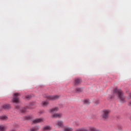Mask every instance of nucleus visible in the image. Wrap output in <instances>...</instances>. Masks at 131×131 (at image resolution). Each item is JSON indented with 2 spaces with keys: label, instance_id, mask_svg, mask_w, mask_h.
I'll use <instances>...</instances> for the list:
<instances>
[{
  "label": "nucleus",
  "instance_id": "f257e3e1",
  "mask_svg": "<svg viewBox=\"0 0 131 131\" xmlns=\"http://www.w3.org/2000/svg\"><path fill=\"white\" fill-rule=\"evenodd\" d=\"M114 94H116L117 95L121 102H125V98L123 95V92L122 90L116 88L114 89Z\"/></svg>",
  "mask_w": 131,
  "mask_h": 131
},
{
  "label": "nucleus",
  "instance_id": "f03ea898",
  "mask_svg": "<svg viewBox=\"0 0 131 131\" xmlns=\"http://www.w3.org/2000/svg\"><path fill=\"white\" fill-rule=\"evenodd\" d=\"M59 111V107H53V108H51L49 110V112L50 113V114H53L52 115V118H61L62 117V114L61 113H56L57 112H58Z\"/></svg>",
  "mask_w": 131,
  "mask_h": 131
},
{
  "label": "nucleus",
  "instance_id": "7ed1b4c3",
  "mask_svg": "<svg viewBox=\"0 0 131 131\" xmlns=\"http://www.w3.org/2000/svg\"><path fill=\"white\" fill-rule=\"evenodd\" d=\"M110 113V111L108 110H104L101 112V117L103 120H107L108 118L109 114Z\"/></svg>",
  "mask_w": 131,
  "mask_h": 131
},
{
  "label": "nucleus",
  "instance_id": "20e7f679",
  "mask_svg": "<svg viewBox=\"0 0 131 131\" xmlns=\"http://www.w3.org/2000/svg\"><path fill=\"white\" fill-rule=\"evenodd\" d=\"M20 96L19 93H14V94H13V102L15 103H18V102H20V99L18 97V96Z\"/></svg>",
  "mask_w": 131,
  "mask_h": 131
},
{
  "label": "nucleus",
  "instance_id": "39448f33",
  "mask_svg": "<svg viewBox=\"0 0 131 131\" xmlns=\"http://www.w3.org/2000/svg\"><path fill=\"white\" fill-rule=\"evenodd\" d=\"M15 108L16 110L20 111V112L21 113H26L28 111V107H20V106L19 105H16V106H15Z\"/></svg>",
  "mask_w": 131,
  "mask_h": 131
},
{
  "label": "nucleus",
  "instance_id": "423d86ee",
  "mask_svg": "<svg viewBox=\"0 0 131 131\" xmlns=\"http://www.w3.org/2000/svg\"><path fill=\"white\" fill-rule=\"evenodd\" d=\"M60 96L58 95H53V96H48L47 99L49 100H56V99H58Z\"/></svg>",
  "mask_w": 131,
  "mask_h": 131
},
{
  "label": "nucleus",
  "instance_id": "0eeeda50",
  "mask_svg": "<svg viewBox=\"0 0 131 131\" xmlns=\"http://www.w3.org/2000/svg\"><path fill=\"white\" fill-rule=\"evenodd\" d=\"M56 126H57L59 127L63 128L64 127V123L63 121H57L56 123Z\"/></svg>",
  "mask_w": 131,
  "mask_h": 131
},
{
  "label": "nucleus",
  "instance_id": "6e6552de",
  "mask_svg": "<svg viewBox=\"0 0 131 131\" xmlns=\"http://www.w3.org/2000/svg\"><path fill=\"white\" fill-rule=\"evenodd\" d=\"M82 81L81 79H75L74 84L75 86L80 85L82 83Z\"/></svg>",
  "mask_w": 131,
  "mask_h": 131
},
{
  "label": "nucleus",
  "instance_id": "1a4fd4ad",
  "mask_svg": "<svg viewBox=\"0 0 131 131\" xmlns=\"http://www.w3.org/2000/svg\"><path fill=\"white\" fill-rule=\"evenodd\" d=\"M33 122L35 124H36L37 123H41L42 122H43V119L42 118L35 119V120H33Z\"/></svg>",
  "mask_w": 131,
  "mask_h": 131
},
{
  "label": "nucleus",
  "instance_id": "9d476101",
  "mask_svg": "<svg viewBox=\"0 0 131 131\" xmlns=\"http://www.w3.org/2000/svg\"><path fill=\"white\" fill-rule=\"evenodd\" d=\"M8 119L7 116H0V120L2 121H7Z\"/></svg>",
  "mask_w": 131,
  "mask_h": 131
},
{
  "label": "nucleus",
  "instance_id": "9b49d317",
  "mask_svg": "<svg viewBox=\"0 0 131 131\" xmlns=\"http://www.w3.org/2000/svg\"><path fill=\"white\" fill-rule=\"evenodd\" d=\"M51 129V127H50V126H45L43 128V130H44L45 131H48Z\"/></svg>",
  "mask_w": 131,
  "mask_h": 131
},
{
  "label": "nucleus",
  "instance_id": "f8f14e48",
  "mask_svg": "<svg viewBox=\"0 0 131 131\" xmlns=\"http://www.w3.org/2000/svg\"><path fill=\"white\" fill-rule=\"evenodd\" d=\"M41 104L43 106H47L49 104V101H42Z\"/></svg>",
  "mask_w": 131,
  "mask_h": 131
},
{
  "label": "nucleus",
  "instance_id": "ddd939ff",
  "mask_svg": "<svg viewBox=\"0 0 131 131\" xmlns=\"http://www.w3.org/2000/svg\"><path fill=\"white\" fill-rule=\"evenodd\" d=\"M39 126H37L34 127V128H32V129H31L30 131H38V130H39Z\"/></svg>",
  "mask_w": 131,
  "mask_h": 131
},
{
  "label": "nucleus",
  "instance_id": "4468645a",
  "mask_svg": "<svg viewBox=\"0 0 131 131\" xmlns=\"http://www.w3.org/2000/svg\"><path fill=\"white\" fill-rule=\"evenodd\" d=\"M64 131H73V129L70 127H67L64 128Z\"/></svg>",
  "mask_w": 131,
  "mask_h": 131
},
{
  "label": "nucleus",
  "instance_id": "2eb2a0df",
  "mask_svg": "<svg viewBox=\"0 0 131 131\" xmlns=\"http://www.w3.org/2000/svg\"><path fill=\"white\" fill-rule=\"evenodd\" d=\"M10 107H11L10 104H5V105H3V108L5 110H8Z\"/></svg>",
  "mask_w": 131,
  "mask_h": 131
},
{
  "label": "nucleus",
  "instance_id": "dca6fc26",
  "mask_svg": "<svg viewBox=\"0 0 131 131\" xmlns=\"http://www.w3.org/2000/svg\"><path fill=\"white\" fill-rule=\"evenodd\" d=\"M6 128L5 126L1 125L0 126V131H6Z\"/></svg>",
  "mask_w": 131,
  "mask_h": 131
},
{
  "label": "nucleus",
  "instance_id": "f3484780",
  "mask_svg": "<svg viewBox=\"0 0 131 131\" xmlns=\"http://www.w3.org/2000/svg\"><path fill=\"white\" fill-rule=\"evenodd\" d=\"M84 104H90V103H91V101H90L89 99H85L84 101Z\"/></svg>",
  "mask_w": 131,
  "mask_h": 131
},
{
  "label": "nucleus",
  "instance_id": "a211bd4d",
  "mask_svg": "<svg viewBox=\"0 0 131 131\" xmlns=\"http://www.w3.org/2000/svg\"><path fill=\"white\" fill-rule=\"evenodd\" d=\"M82 88H77L76 92H81L82 91Z\"/></svg>",
  "mask_w": 131,
  "mask_h": 131
},
{
  "label": "nucleus",
  "instance_id": "6ab92c4d",
  "mask_svg": "<svg viewBox=\"0 0 131 131\" xmlns=\"http://www.w3.org/2000/svg\"><path fill=\"white\" fill-rule=\"evenodd\" d=\"M31 98V96H30V95H27V96H26V98L27 99H30Z\"/></svg>",
  "mask_w": 131,
  "mask_h": 131
},
{
  "label": "nucleus",
  "instance_id": "aec40b11",
  "mask_svg": "<svg viewBox=\"0 0 131 131\" xmlns=\"http://www.w3.org/2000/svg\"><path fill=\"white\" fill-rule=\"evenodd\" d=\"M26 119L27 120H30V119H31V117L30 116H29L28 117H26Z\"/></svg>",
  "mask_w": 131,
  "mask_h": 131
},
{
  "label": "nucleus",
  "instance_id": "412c9836",
  "mask_svg": "<svg viewBox=\"0 0 131 131\" xmlns=\"http://www.w3.org/2000/svg\"><path fill=\"white\" fill-rule=\"evenodd\" d=\"M128 105H129V106H131V101H129V102L128 103Z\"/></svg>",
  "mask_w": 131,
  "mask_h": 131
},
{
  "label": "nucleus",
  "instance_id": "4be33fe9",
  "mask_svg": "<svg viewBox=\"0 0 131 131\" xmlns=\"http://www.w3.org/2000/svg\"><path fill=\"white\" fill-rule=\"evenodd\" d=\"M129 96L131 97V92L130 93Z\"/></svg>",
  "mask_w": 131,
  "mask_h": 131
}]
</instances>
